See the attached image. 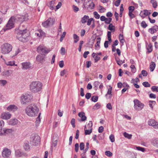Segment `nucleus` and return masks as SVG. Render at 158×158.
<instances>
[{
	"instance_id": "5",
	"label": "nucleus",
	"mask_w": 158,
	"mask_h": 158,
	"mask_svg": "<svg viewBox=\"0 0 158 158\" xmlns=\"http://www.w3.org/2000/svg\"><path fill=\"white\" fill-rule=\"evenodd\" d=\"M27 31V30L26 29L19 31L17 35V37L19 40L23 42L27 41V37L28 36Z\"/></svg>"
},
{
	"instance_id": "49",
	"label": "nucleus",
	"mask_w": 158,
	"mask_h": 158,
	"mask_svg": "<svg viewBox=\"0 0 158 158\" xmlns=\"http://www.w3.org/2000/svg\"><path fill=\"white\" fill-rule=\"evenodd\" d=\"M141 26L143 28H145L146 27H147L148 25L144 21H143L141 23Z\"/></svg>"
},
{
	"instance_id": "59",
	"label": "nucleus",
	"mask_w": 158,
	"mask_h": 158,
	"mask_svg": "<svg viewBox=\"0 0 158 158\" xmlns=\"http://www.w3.org/2000/svg\"><path fill=\"white\" fill-rule=\"evenodd\" d=\"M141 74L144 77H146L148 75V73L146 70H143L141 71Z\"/></svg>"
},
{
	"instance_id": "44",
	"label": "nucleus",
	"mask_w": 158,
	"mask_h": 158,
	"mask_svg": "<svg viewBox=\"0 0 158 158\" xmlns=\"http://www.w3.org/2000/svg\"><path fill=\"white\" fill-rule=\"evenodd\" d=\"M93 21V22H94V20L93 18H90L88 19L87 20V25L88 26H89L91 23V22Z\"/></svg>"
},
{
	"instance_id": "1",
	"label": "nucleus",
	"mask_w": 158,
	"mask_h": 158,
	"mask_svg": "<svg viewBox=\"0 0 158 158\" xmlns=\"http://www.w3.org/2000/svg\"><path fill=\"white\" fill-rule=\"evenodd\" d=\"M27 14L24 15H17L15 16L11 17L8 21L6 26V28H4V30L6 31L13 28L14 27V23H15L21 24L23 21H27L28 19Z\"/></svg>"
},
{
	"instance_id": "41",
	"label": "nucleus",
	"mask_w": 158,
	"mask_h": 158,
	"mask_svg": "<svg viewBox=\"0 0 158 158\" xmlns=\"http://www.w3.org/2000/svg\"><path fill=\"white\" fill-rule=\"evenodd\" d=\"M105 154L108 157H111L112 155V153L109 151H107L105 152Z\"/></svg>"
},
{
	"instance_id": "16",
	"label": "nucleus",
	"mask_w": 158,
	"mask_h": 158,
	"mask_svg": "<svg viewBox=\"0 0 158 158\" xmlns=\"http://www.w3.org/2000/svg\"><path fill=\"white\" fill-rule=\"evenodd\" d=\"M45 58L44 56L42 55H39L36 56V59L37 62L42 63L45 61Z\"/></svg>"
},
{
	"instance_id": "61",
	"label": "nucleus",
	"mask_w": 158,
	"mask_h": 158,
	"mask_svg": "<svg viewBox=\"0 0 158 158\" xmlns=\"http://www.w3.org/2000/svg\"><path fill=\"white\" fill-rule=\"evenodd\" d=\"M100 82L98 81H95L94 82V85L95 87L97 88L99 85Z\"/></svg>"
},
{
	"instance_id": "10",
	"label": "nucleus",
	"mask_w": 158,
	"mask_h": 158,
	"mask_svg": "<svg viewBox=\"0 0 158 158\" xmlns=\"http://www.w3.org/2000/svg\"><path fill=\"white\" fill-rule=\"evenodd\" d=\"M11 150L6 148H4L2 151V156L3 157L7 158L11 155Z\"/></svg>"
},
{
	"instance_id": "3",
	"label": "nucleus",
	"mask_w": 158,
	"mask_h": 158,
	"mask_svg": "<svg viewBox=\"0 0 158 158\" xmlns=\"http://www.w3.org/2000/svg\"><path fill=\"white\" fill-rule=\"evenodd\" d=\"M42 84L39 81H34L31 83L30 85V90L34 93H37L42 89Z\"/></svg>"
},
{
	"instance_id": "48",
	"label": "nucleus",
	"mask_w": 158,
	"mask_h": 158,
	"mask_svg": "<svg viewBox=\"0 0 158 158\" xmlns=\"http://www.w3.org/2000/svg\"><path fill=\"white\" fill-rule=\"evenodd\" d=\"M40 113L39 114V116L38 117L36 118V120L35 121V123L37 125L39 124L40 122Z\"/></svg>"
},
{
	"instance_id": "46",
	"label": "nucleus",
	"mask_w": 158,
	"mask_h": 158,
	"mask_svg": "<svg viewBox=\"0 0 158 158\" xmlns=\"http://www.w3.org/2000/svg\"><path fill=\"white\" fill-rule=\"evenodd\" d=\"M94 17L96 19H99L100 18V16L96 11H94L93 13Z\"/></svg>"
},
{
	"instance_id": "33",
	"label": "nucleus",
	"mask_w": 158,
	"mask_h": 158,
	"mask_svg": "<svg viewBox=\"0 0 158 158\" xmlns=\"http://www.w3.org/2000/svg\"><path fill=\"white\" fill-rule=\"evenodd\" d=\"M85 131V135H89L92 132V129H85V128H84Z\"/></svg>"
},
{
	"instance_id": "6",
	"label": "nucleus",
	"mask_w": 158,
	"mask_h": 158,
	"mask_svg": "<svg viewBox=\"0 0 158 158\" xmlns=\"http://www.w3.org/2000/svg\"><path fill=\"white\" fill-rule=\"evenodd\" d=\"M12 48V47L10 44L5 43L1 46V52L3 54H7L11 51Z\"/></svg>"
},
{
	"instance_id": "7",
	"label": "nucleus",
	"mask_w": 158,
	"mask_h": 158,
	"mask_svg": "<svg viewBox=\"0 0 158 158\" xmlns=\"http://www.w3.org/2000/svg\"><path fill=\"white\" fill-rule=\"evenodd\" d=\"M30 141L33 145L37 146L40 142V137L37 134L32 135L30 138Z\"/></svg>"
},
{
	"instance_id": "53",
	"label": "nucleus",
	"mask_w": 158,
	"mask_h": 158,
	"mask_svg": "<svg viewBox=\"0 0 158 158\" xmlns=\"http://www.w3.org/2000/svg\"><path fill=\"white\" fill-rule=\"evenodd\" d=\"M38 32H39L40 36L41 37L44 36L45 35V33L41 30L40 29L39 30Z\"/></svg>"
},
{
	"instance_id": "42",
	"label": "nucleus",
	"mask_w": 158,
	"mask_h": 158,
	"mask_svg": "<svg viewBox=\"0 0 158 158\" xmlns=\"http://www.w3.org/2000/svg\"><path fill=\"white\" fill-rule=\"evenodd\" d=\"M112 21V19L111 18H106L105 21V23L107 24H110Z\"/></svg>"
},
{
	"instance_id": "52",
	"label": "nucleus",
	"mask_w": 158,
	"mask_h": 158,
	"mask_svg": "<svg viewBox=\"0 0 158 158\" xmlns=\"http://www.w3.org/2000/svg\"><path fill=\"white\" fill-rule=\"evenodd\" d=\"M99 7V11L101 13L104 12L106 10V9L102 6H100Z\"/></svg>"
},
{
	"instance_id": "62",
	"label": "nucleus",
	"mask_w": 158,
	"mask_h": 158,
	"mask_svg": "<svg viewBox=\"0 0 158 158\" xmlns=\"http://www.w3.org/2000/svg\"><path fill=\"white\" fill-rule=\"evenodd\" d=\"M67 72V71L66 70L64 69L62 71L60 72V76H63Z\"/></svg>"
},
{
	"instance_id": "26",
	"label": "nucleus",
	"mask_w": 158,
	"mask_h": 158,
	"mask_svg": "<svg viewBox=\"0 0 158 158\" xmlns=\"http://www.w3.org/2000/svg\"><path fill=\"white\" fill-rule=\"evenodd\" d=\"M89 18V16L85 15L81 18V21L82 23H85Z\"/></svg>"
},
{
	"instance_id": "37",
	"label": "nucleus",
	"mask_w": 158,
	"mask_h": 158,
	"mask_svg": "<svg viewBox=\"0 0 158 158\" xmlns=\"http://www.w3.org/2000/svg\"><path fill=\"white\" fill-rule=\"evenodd\" d=\"M108 29L111 31H114L115 30L114 26L112 23H110L108 27Z\"/></svg>"
},
{
	"instance_id": "12",
	"label": "nucleus",
	"mask_w": 158,
	"mask_h": 158,
	"mask_svg": "<svg viewBox=\"0 0 158 158\" xmlns=\"http://www.w3.org/2000/svg\"><path fill=\"white\" fill-rule=\"evenodd\" d=\"M11 114L9 112H3L1 114L0 118L3 120H8L11 118Z\"/></svg>"
},
{
	"instance_id": "20",
	"label": "nucleus",
	"mask_w": 158,
	"mask_h": 158,
	"mask_svg": "<svg viewBox=\"0 0 158 158\" xmlns=\"http://www.w3.org/2000/svg\"><path fill=\"white\" fill-rule=\"evenodd\" d=\"M78 116L81 118V121H85L86 119V117L85 115V113L83 112H79L78 114Z\"/></svg>"
},
{
	"instance_id": "23",
	"label": "nucleus",
	"mask_w": 158,
	"mask_h": 158,
	"mask_svg": "<svg viewBox=\"0 0 158 158\" xmlns=\"http://www.w3.org/2000/svg\"><path fill=\"white\" fill-rule=\"evenodd\" d=\"M19 121L16 119L13 118L10 119L8 123L9 124L11 125H15L18 124Z\"/></svg>"
},
{
	"instance_id": "31",
	"label": "nucleus",
	"mask_w": 158,
	"mask_h": 158,
	"mask_svg": "<svg viewBox=\"0 0 158 158\" xmlns=\"http://www.w3.org/2000/svg\"><path fill=\"white\" fill-rule=\"evenodd\" d=\"M7 83V81L5 80H0V85L2 86H5Z\"/></svg>"
},
{
	"instance_id": "25",
	"label": "nucleus",
	"mask_w": 158,
	"mask_h": 158,
	"mask_svg": "<svg viewBox=\"0 0 158 158\" xmlns=\"http://www.w3.org/2000/svg\"><path fill=\"white\" fill-rule=\"evenodd\" d=\"M97 43L95 45V49L98 50L99 48L100 47V43L101 38L100 37L96 39Z\"/></svg>"
},
{
	"instance_id": "11",
	"label": "nucleus",
	"mask_w": 158,
	"mask_h": 158,
	"mask_svg": "<svg viewBox=\"0 0 158 158\" xmlns=\"http://www.w3.org/2000/svg\"><path fill=\"white\" fill-rule=\"evenodd\" d=\"M55 19H54L49 18L46 21L43 23V25L44 27H47L48 26L53 25L54 23Z\"/></svg>"
},
{
	"instance_id": "57",
	"label": "nucleus",
	"mask_w": 158,
	"mask_h": 158,
	"mask_svg": "<svg viewBox=\"0 0 158 158\" xmlns=\"http://www.w3.org/2000/svg\"><path fill=\"white\" fill-rule=\"evenodd\" d=\"M129 15L131 19L134 18L135 17L134 15L132 13V11H129Z\"/></svg>"
},
{
	"instance_id": "35",
	"label": "nucleus",
	"mask_w": 158,
	"mask_h": 158,
	"mask_svg": "<svg viewBox=\"0 0 158 158\" xmlns=\"http://www.w3.org/2000/svg\"><path fill=\"white\" fill-rule=\"evenodd\" d=\"M89 143H86V147L84 151V153H82L81 154V156H85V153L86 152H87L88 150L89 149Z\"/></svg>"
},
{
	"instance_id": "63",
	"label": "nucleus",
	"mask_w": 158,
	"mask_h": 158,
	"mask_svg": "<svg viewBox=\"0 0 158 158\" xmlns=\"http://www.w3.org/2000/svg\"><path fill=\"white\" fill-rule=\"evenodd\" d=\"M75 149L76 152H77L79 150V144L76 143L75 145Z\"/></svg>"
},
{
	"instance_id": "55",
	"label": "nucleus",
	"mask_w": 158,
	"mask_h": 158,
	"mask_svg": "<svg viewBox=\"0 0 158 158\" xmlns=\"http://www.w3.org/2000/svg\"><path fill=\"white\" fill-rule=\"evenodd\" d=\"M85 145L83 143H81L80 144V149L81 150H83L84 148Z\"/></svg>"
},
{
	"instance_id": "58",
	"label": "nucleus",
	"mask_w": 158,
	"mask_h": 158,
	"mask_svg": "<svg viewBox=\"0 0 158 158\" xmlns=\"http://www.w3.org/2000/svg\"><path fill=\"white\" fill-rule=\"evenodd\" d=\"M110 139V141L112 142H113L114 141V137L113 135H110L109 137Z\"/></svg>"
},
{
	"instance_id": "38",
	"label": "nucleus",
	"mask_w": 158,
	"mask_h": 158,
	"mask_svg": "<svg viewBox=\"0 0 158 158\" xmlns=\"http://www.w3.org/2000/svg\"><path fill=\"white\" fill-rule=\"evenodd\" d=\"M124 136L126 138H127L128 139H130L131 138L132 135L131 134H129L126 132H124L123 134Z\"/></svg>"
},
{
	"instance_id": "24",
	"label": "nucleus",
	"mask_w": 158,
	"mask_h": 158,
	"mask_svg": "<svg viewBox=\"0 0 158 158\" xmlns=\"http://www.w3.org/2000/svg\"><path fill=\"white\" fill-rule=\"evenodd\" d=\"M22 68L24 69H27L31 67V64L29 62H25L22 64Z\"/></svg>"
},
{
	"instance_id": "60",
	"label": "nucleus",
	"mask_w": 158,
	"mask_h": 158,
	"mask_svg": "<svg viewBox=\"0 0 158 158\" xmlns=\"http://www.w3.org/2000/svg\"><path fill=\"white\" fill-rule=\"evenodd\" d=\"M130 68L132 70V72L133 73L135 72L136 69L135 65L133 64H132L130 66Z\"/></svg>"
},
{
	"instance_id": "36",
	"label": "nucleus",
	"mask_w": 158,
	"mask_h": 158,
	"mask_svg": "<svg viewBox=\"0 0 158 158\" xmlns=\"http://www.w3.org/2000/svg\"><path fill=\"white\" fill-rule=\"evenodd\" d=\"M95 6V4L93 2H90L88 8L91 9H93Z\"/></svg>"
},
{
	"instance_id": "9",
	"label": "nucleus",
	"mask_w": 158,
	"mask_h": 158,
	"mask_svg": "<svg viewBox=\"0 0 158 158\" xmlns=\"http://www.w3.org/2000/svg\"><path fill=\"white\" fill-rule=\"evenodd\" d=\"M37 51L42 54L47 53L50 52V50L47 49L44 46L40 45L37 48Z\"/></svg>"
},
{
	"instance_id": "4",
	"label": "nucleus",
	"mask_w": 158,
	"mask_h": 158,
	"mask_svg": "<svg viewBox=\"0 0 158 158\" xmlns=\"http://www.w3.org/2000/svg\"><path fill=\"white\" fill-rule=\"evenodd\" d=\"M32 96L31 94L27 93L23 94L20 97V100L22 104L26 105L31 102Z\"/></svg>"
},
{
	"instance_id": "17",
	"label": "nucleus",
	"mask_w": 158,
	"mask_h": 158,
	"mask_svg": "<svg viewBox=\"0 0 158 158\" xmlns=\"http://www.w3.org/2000/svg\"><path fill=\"white\" fill-rule=\"evenodd\" d=\"M158 30V26L157 25H155L152 27L149 28L148 29V32L151 34H152L154 33H156Z\"/></svg>"
},
{
	"instance_id": "64",
	"label": "nucleus",
	"mask_w": 158,
	"mask_h": 158,
	"mask_svg": "<svg viewBox=\"0 0 158 158\" xmlns=\"http://www.w3.org/2000/svg\"><path fill=\"white\" fill-rule=\"evenodd\" d=\"M73 10L75 12H77L79 10V8L74 5H73Z\"/></svg>"
},
{
	"instance_id": "21",
	"label": "nucleus",
	"mask_w": 158,
	"mask_h": 158,
	"mask_svg": "<svg viewBox=\"0 0 158 158\" xmlns=\"http://www.w3.org/2000/svg\"><path fill=\"white\" fill-rule=\"evenodd\" d=\"M151 144L155 147L158 148V138H153L151 141Z\"/></svg>"
},
{
	"instance_id": "32",
	"label": "nucleus",
	"mask_w": 158,
	"mask_h": 158,
	"mask_svg": "<svg viewBox=\"0 0 158 158\" xmlns=\"http://www.w3.org/2000/svg\"><path fill=\"white\" fill-rule=\"evenodd\" d=\"M134 149L137 150L138 151H141L143 152L145 151V150L144 148L140 147L139 146H136L134 148Z\"/></svg>"
},
{
	"instance_id": "18",
	"label": "nucleus",
	"mask_w": 158,
	"mask_h": 158,
	"mask_svg": "<svg viewBox=\"0 0 158 158\" xmlns=\"http://www.w3.org/2000/svg\"><path fill=\"white\" fill-rule=\"evenodd\" d=\"M12 73V71L11 70H7L4 71L2 74L5 77H8L10 76Z\"/></svg>"
},
{
	"instance_id": "19",
	"label": "nucleus",
	"mask_w": 158,
	"mask_h": 158,
	"mask_svg": "<svg viewBox=\"0 0 158 158\" xmlns=\"http://www.w3.org/2000/svg\"><path fill=\"white\" fill-rule=\"evenodd\" d=\"M150 14V13L148 12V10H143L141 11L140 14V15L142 17H144Z\"/></svg>"
},
{
	"instance_id": "14",
	"label": "nucleus",
	"mask_w": 158,
	"mask_h": 158,
	"mask_svg": "<svg viewBox=\"0 0 158 158\" xmlns=\"http://www.w3.org/2000/svg\"><path fill=\"white\" fill-rule=\"evenodd\" d=\"M149 125L153 126L155 129H158V122L154 119H150L148 122Z\"/></svg>"
},
{
	"instance_id": "56",
	"label": "nucleus",
	"mask_w": 158,
	"mask_h": 158,
	"mask_svg": "<svg viewBox=\"0 0 158 158\" xmlns=\"http://www.w3.org/2000/svg\"><path fill=\"white\" fill-rule=\"evenodd\" d=\"M66 33L65 32H64L63 33V34L61 36L60 39V42H62L63 41V39L65 37V36L66 35Z\"/></svg>"
},
{
	"instance_id": "54",
	"label": "nucleus",
	"mask_w": 158,
	"mask_h": 158,
	"mask_svg": "<svg viewBox=\"0 0 158 158\" xmlns=\"http://www.w3.org/2000/svg\"><path fill=\"white\" fill-rule=\"evenodd\" d=\"M101 106L98 103H97L94 106V108L95 109H98L100 108Z\"/></svg>"
},
{
	"instance_id": "39",
	"label": "nucleus",
	"mask_w": 158,
	"mask_h": 158,
	"mask_svg": "<svg viewBox=\"0 0 158 158\" xmlns=\"http://www.w3.org/2000/svg\"><path fill=\"white\" fill-rule=\"evenodd\" d=\"M116 61L117 64L119 65H121L122 64L124 63L125 62V60H116Z\"/></svg>"
},
{
	"instance_id": "47",
	"label": "nucleus",
	"mask_w": 158,
	"mask_h": 158,
	"mask_svg": "<svg viewBox=\"0 0 158 158\" xmlns=\"http://www.w3.org/2000/svg\"><path fill=\"white\" fill-rule=\"evenodd\" d=\"M142 84L145 87H150L151 85L148 82L145 81Z\"/></svg>"
},
{
	"instance_id": "29",
	"label": "nucleus",
	"mask_w": 158,
	"mask_h": 158,
	"mask_svg": "<svg viewBox=\"0 0 158 158\" xmlns=\"http://www.w3.org/2000/svg\"><path fill=\"white\" fill-rule=\"evenodd\" d=\"M92 122L90 121L89 123L85 126L84 128H85V129H92Z\"/></svg>"
},
{
	"instance_id": "34",
	"label": "nucleus",
	"mask_w": 158,
	"mask_h": 158,
	"mask_svg": "<svg viewBox=\"0 0 158 158\" xmlns=\"http://www.w3.org/2000/svg\"><path fill=\"white\" fill-rule=\"evenodd\" d=\"M73 38L74 39V42L75 43H77L79 40V37L76 34H74L73 35Z\"/></svg>"
},
{
	"instance_id": "50",
	"label": "nucleus",
	"mask_w": 158,
	"mask_h": 158,
	"mask_svg": "<svg viewBox=\"0 0 158 158\" xmlns=\"http://www.w3.org/2000/svg\"><path fill=\"white\" fill-rule=\"evenodd\" d=\"M152 91L153 92H158V87L153 86L151 88Z\"/></svg>"
},
{
	"instance_id": "43",
	"label": "nucleus",
	"mask_w": 158,
	"mask_h": 158,
	"mask_svg": "<svg viewBox=\"0 0 158 158\" xmlns=\"http://www.w3.org/2000/svg\"><path fill=\"white\" fill-rule=\"evenodd\" d=\"M119 38L120 41L121 43H124V40L123 38V35L120 34L119 36Z\"/></svg>"
},
{
	"instance_id": "30",
	"label": "nucleus",
	"mask_w": 158,
	"mask_h": 158,
	"mask_svg": "<svg viewBox=\"0 0 158 158\" xmlns=\"http://www.w3.org/2000/svg\"><path fill=\"white\" fill-rule=\"evenodd\" d=\"M156 66V64L153 62H152L150 66V69L151 71H153Z\"/></svg>"
},
{
	"instance_id": "8",
	"label": "nucleus",
	"mask_w": 158,
	"mask_h": 158,
	"mask_svg": "<svg viewBox=\"0 0 158 158\" xmlns=\"http://www.w3.org/2000/svg\"><path fill=\"white\" fill-rule=\"evenodd\" d=\"M134 107L135 109L137 110H140L143 107V104L139 101L137 99H135L134 101Z\"/></svg>"
},
{
	"instance_id": "22",
	"label": "nucleus",
	"mask_w": 158,
	"mask_h": 158,
	"mask_svg": "<svg viewBox=\"0 0 158 158\" xmlns=\"http://www.w3.org/2000/svg\"><path fill=\"white\" fill-rule=\"evenodd\" d=\"M23 147L24 150L26 151H28L30 150V146L29 145V142L26 140L24 143Z\"/></svg>"
},
{
	"instance_id": "15",
	"label": "nucleus",
	"mask_w": 158,
	"mask_h": 158,
	"mask_svg": "<svg viewBox=\"0 0 158 158\" xmlns=\"http://www.w3.org/2000/svg\"><path fill=\"white\" fill-rule=\"evenodd\" d=\"M18 109L17 107L14 105H10L6 108V110L9 112H14Z\"/></svg>"
},
{
	"instance_id": "2",
	"label": "nucleus",
	"mask_w": 158,
	"mask_h": 158,
	"mask_svg": "<svg viewBox=\"0 0 158 158\" xmlns=\"http://www.w3.org/2000/svg\"><path fill=\"white\" fill-rule=\"evenodd\" d=\"M25 112L27 115L30 117H35L37 116L39 108L35 104H31L28 106L25 109Z\"/></svg>"
},
{
	"instance_id": "51",
	"label": "nucleus",
	"mask_w": 158,
	"mask_h": 158,
	"mask_svg": "<svg viewBox=\"0 0 158 158\" xmlns=\"http://www.w3.org/2000/svg\"><path fill=\"white\" fill-rule=\"evenodd\" d=\"M66 51L64 48L62 47L60 49V53L62 55H64Z\"/></svg>"
},
{
	"instance_id": "28",
	"label": "nucleus",
	"mask_w": 158,
	"mask_h": 158,
	"mask_svg": "<svg viewBox=\"0 0 158 158\" xmlns=\"http://www.w3.org/2000/svg\"><path fill=\"white\" fill-rule=\"evenodd\" d=\"M5 64L7 65L13 66L15 64V62L14 61H6L4 60Z\"/></svg>"
},
{
	"instance_id": "13",
	"label": "nucleus",
	"mask_w": 158,
	"mask_h": 158,
	"mask_svg": "<svg viewBox=\"0 0 158 158\" xmlns=\"http://www.w3.org/2000/svg\"><path fill=\"white\" fill-rule=\"evenodd\" d=\"M13 131V130L12 129L3 128L0 136L5 135L9 134L12 133Z\"/></svg>"
},
{
	"instance_id": "40",
	"label": "nucleus",
	"mask_w": 158,
	"mask_h": 158,
	"mask_svg": "<svg viewBox=\"0 0 158 158\" xmlns=\"http://www.w3.org/2000/svg\"><path fill=\"white\" fill-rule=\"evenodd\" d=\"M98 97L97 96H93L92 97L91 100L94 102H96L98 100Z\"/></svg>"
},
{
	"instance_id": "27",
	"label": "nucleus",
	"mask_w": 158,
	"mask_h": 158,
	"mask_svg": "<svg viewBox=\"0 0 158 158\" xmlns=\"http://www.w3.org/2000/svg\"><path fill=\"white\" fill-rule=\"evenodd\" d=\"M15 154L17 157H21L23 154V153L19 149L15 151Z\"/></svg>"
},
{
	"instance_id": "45",
	"label": "nucleus",
	"mask_w": 158,
	"mask_h": 158,
	"mask_svg": "<svg viewBox=\"0 0 158 158\" xmlns=\"http://www.w3.org/2000/svg\"><path fill=\"white\" fill-rule=\"evenodd\" d=\"M112 89V87L110 85L109 86V88L108 89L107 94H107L112 95L111 93Z\"/></svg>"
}]
</instances>
